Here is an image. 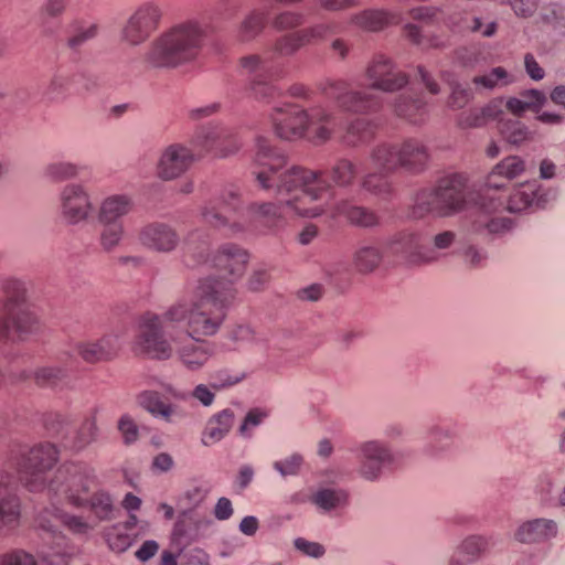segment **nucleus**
Listing matches in <instances>:
<instances>
[{
	"label": "nucleus",
	"instance_id": "1",
	"mask_svg": "<svg viewBox=\"0 0 565 565\" xmlns=\"http://www.w3.org/2000/svg\"><path fill=\"white\" fill-rule=\"evenodd\" d=\"M288 158L269 138H255L252 175L257 185L276 195L275 202H253L246 209L248 222L256 227L278 230L288 217H319L326 211L327 186H312L319 173L302 166L287 168Z\"/></svg>",
	"mask_w": 565,
	"mask_h": 565
},
{
	"label": "nucleus",
	"instance_id": "2",
	"mask_svg": "<svg viewBox=\"0 0 565 565\" xmlns=\"http://www.w3.org/2000/svg\"><path fill=\"white\" fill-rule=\"evenodd\" d=\"M236 296L230 284L214 279H200L194 299H180L161 315L147 311L139 317L135 351L149 359L166 361L173 356L164 326L184 324V335L192 340H204L215 335L225 320V309Z\"/></svg>",
	"mask_w": 565,
	"mask_h": 565
},
{
	"label": "nucleus",
	"instance_id": "3",
	"mask_svg": "<svg viewBox=\"0 0 565 565\" xmlns=\"http://www.w3.org/2000/svg\"><path fill=\"white\" fill-rule=\"evenodd\" d=\"M365 78L370 82L369 89H352L344 79L327 78L318 88L328 98L334 100L340 109L353 114H371L382 107V98L371 89L393 93L408 84V75L399 71L394 62L377 54L365 68Z\"/></svg>",
	"mask_w": 565,
	"mask_h": 565
},
{
	"label": "nucleus",
	"instance_id": "4",
	"mask_svg": "<svg viewBox=\"0 0 565 565\" xmlns=\"http://www.w3.org/2000/svg\"><path fill=\"white\" fill-rule=\"evenodd\" d=\"M207 38V26L191 18L177 22L154 38L142 60L152 70H174L193 63L201 54Z\"/></svg>",
	"mask_w": 565,
	"mask_h": 565
},
{
	"label": "nucleus",
	"instance_id": "5",
	"mask_svg": "<svg viewBox=\"0 0 565 565\" xmlns=\"http://www.w3.org/2000/svg\"><path fill=\"white\" fill-rule=\"evenodd\" d=\"M268 119L275 136L287 141L308 139L323 145L332 139L337 128L335 114L323 104L284 102L271 108Z\"/></svg>",
	"mask_w": 565,
	"mask_h": 565
},
{
	"label": "nucleus",
	"instance_id": "6",
	"mask_svg": "<svg viewBox=\"0 0 565 565\" xmlns=\"http://www.w3.org/2000/svg\"><path fill=\"white\" fill-rule=\"evenodd\" d=\"M97 486L94 467L84 461H65L58 466V473L50 489L57 494V501H65L75 508L88 507L98 521H109L115 512L114 500L106 490H97L89 495Z\"/></svg>",
	"mask_w": 565,
	"mask_h": 565
},
{
	"label": "nucleus",
	"instance_id": "7",
	"mask_svg": "<svg viewBox=\"0 0 565 565\" xmlns=\"http://www.w3.org/2000/svg\"><path fill=\"white\" fill-rule=\"evenodd\" d=\"M545 200L536 183H525L505 196L483 193L481 209L471 221L470 233L480 236L500 235L512 228V220L500 216L502 211L522 212L530 207H544Z\"/></svg>",
	"mask_w": 565,
	"mask_h": 565
},
{
	"label": "nucleus",
	"instance_id": "8",
	"mask_svg": "<svg viewBox=\"0 0 565 565\" xmlns=\"http://www.w3.org/2000/svg\"><path fill=\"white\" fill-rule=\"evenodd\" d=\"M0 342H24L40 330L36 315L25 303V286L20 279L0 281Z\"/></svg>",
	"mask_w": 565,
	"mask_h": 565
},
{
	"label": "nucleus",
	"instance_id": "9",
	"mask_svg": "<svg viewBox=\"0 0 565 565\" xmlns=\"http://www.w3.org/2000/svg\"><path fill=\"white\" fill-rule=\"evenodd\" d=\"M60 450L52 443H38L23 446L18 452H11L10 462L15 468L24 488L34 493L46 491L50 500H57V494L51 491V484L56 479L58 468L51 478L47 473L56 466Z\"/></svg>",
	"mask_w": 565,
	"mask_h": 565
},
{
	"label": "nucleus",
	"instance_id": "10",
	"mask_svg": "<svg viewBox=\"0 0 565 565\" xmlns=\"http://www.w3.org/2000/svg\"><path fill=\"white\" fill-rule=\"evenodd\" d=\"M51 507L42 509L36 515V524L42 530L54 534L56 550L44 555L45 565H67L66 537L61 533L56 534L60 526L64 525L74 534H86L94 529L83 516L64 512L56 504L63 501L50 500Z\"/></svg>",
	"mask_w": 565,
	"mask_h": 565
},
{
	"label": "nucleus",
	"instance_id": "11",
	"mask_svg": "<svg viewBox=\"0 0 565 565\" xmlns=\"http://www.w3.org/2000/svg\"><path fill=\"white\" fill-rule=\"evenodd\" d=\"M242 207V198L237 186L228 185L200 207V220L204 224L222 230L226 234H236L245 228L237 213Z\"/></svg>",
	"mask_w": 565,
	"mask_h": 565
},
{
	"label": "nucleus",
	"instance_id": "12",
	"mask_svg": "<svg viewBox=\"0 0 565 565\" xmlns=\"http://www.w3.org/2000/svg\"><path fill=\"white\" fill-rule=\"evenodd\" d=\"M191 239L192 236L186 243V252L195 262L198 264H207L226 277L225 280L215 277H206L205 279H214L230 284L234 288V282L238 280L246 270L249 260L247 250L235 244H224L211 255L207 253V246L194 247Z\"/></svg>",
	"mask_w": 565,
	"mask_h": 565
},
{
	"label": "nucleus",
	"instance_id": "13",
	"mask_svg": "<svg viewBox=\"0 0 565 565\" xmlns=\"http://www.w3.org/2000/svg\"><path fill=\"white\" fill-rule=\"evenodd\" d=\"M190 143L199 156L211 153L217 158L233 156L243 146L239 132L220 122L199 126L190 137Z\"/></svg>",
	"mask_w": 565,
	"mask_h": 565
},
{
	"label": "nucleus",
	"instance_id": "14",
	"mask_svg": "<svg viewBox=\"0 0 565 565\" xmlns=\"http://www.w3.org/2000/svg\"><path fill=\"white\" fill-rule=\"evenodd\" d=\"M162 6L157 1H145L137 6L126 19L119 33L121 43L137 47L148 42L163 20Z\"/></svg>",
	"mask_w": 565,
	"mask_h": 565
},
{
	"label": "nucleus",
	"instance_id": "15",
	"mask_svg": "<svg viewBox=\"0 0 565 565\" xmlns=\"http://www.w3.org/2000/svg\"><path fill=\"white\" fill-rule=\"evenodd\" d=\"M57 210L66 224L78 225L92 217L95 206L90 193L84 184L70 182L58 191Z\"/></svg>",
	"mask_w": 565,
	"mask_h": 565
},
{
	"label": "nucleus",
	"instance_id": "16",
	"mask_svg": "<svg viewBox=\"0 0 565 565\" xmlns=\"http://www.w3.org/2000/svg\"><path fill=\"white\" fill-rule=\"evenodd\" d=\"M391 254L402 258L409 265H431L434 254L427 250V235L423 231L403 230L387 241Z\"/></svg>",
	"mask_w": 565,
	"mask_h": 565
},
{
	"label": "nucleus",
	"instance_id": "17",
	"mask_svg": "<svg viewBox=\"0 0 565 565\" xmlns=\"http://www.w3.org/2000/svg\"><path fill=\"white\" fill-rule=\"evenodd\" d=\"M358 473L367 481H376L383 470L395 463V456L390 446L377 439L366 440L358 446Z\"/></svg>",
	"mask_w": 565,
	"mask_h": 565
},
{
	"label": "nucleus",
	"instance_id": "18",
	"mask_svg": "<svg viewBox=\"0 0 565 565\" xmlns=\"http://www.w3.org/2000/svg\"><path fill=\"white\" fill-rule=\"evenodd\" d=\"M22 503L17 492L15 477L0 469V537L14 532L21 523Z\"/></svg>",
	"mask_w": 565,
	"mask_h": 565
},
{
	"label": "nucleus",
	"instance_id": "19",
	"mask_svg": "<svg viewBox=\"0 0 565 565\" xmlns=\"http://www.w3.org/2000/svg\"><path fill=\"white\" fill-rule=\"evenodd\" d=\"M319 186L328 188L323 198L326 211H323L321 215H329L332 218L343 216L350 224L365 228L377 226L380 224V216L375 211L365 206L356 205L349 199L337 200L335 192L329 183H321Z\"/></svg>",
	"mask_w": 565,
	"mask_h": 565
},
{
	"label": "nucleus",
	"instance_id": "20",
	"mask_svg": "<svg viewBox=\"0 0 565 565\" xmlns=\"http://www.w3.org/2000/svg\"><path fill=\"white\" fill-rule=\"evenodd\" d=\"M189 145L191 143L189 142ZM202 157L192 146L172 143L162 151L158 160V177L166 181L174 180L185 173L195 160Z\"/></svg>",
	"mask_w": 565,
	"mask_h": 565
},
{
	"label": "nucleus",
	"instance_id": "21",
	"mask_svg": "<svg viewBox=\"0 0 565 565\" xmlns=\"http://www.w3.org/2000/svg\"><path fill=\"white\" fill-rule=\"evenodd\" d=\"M180 364L191 372L202 370L214 354L213 344L205 340H192L171 334L168 338Z\"/></svg>",
	"mask_w": 565,
	"mask_h": 565
},
{
	"label": "nucleus",
	"instance_id": "22",
	"mask_svg": "<svg viewBox=\"0 0 565 565\" xmlns=\"http://www.w3.org/2000/svg\"><path fill=\"white\" fill-rule=\"evenodd\" d=\"M138 241L148 250L169 254L175 250L180 244L178 231L166 222H150L138 232Z\"/></svg>",
	"mask_w": 565,
	"mask_h": 565
},
{
	"label": "nucleus",
	"instance_id": "23",
	"mask_svg": "<svg viewBox=\"0 0 565 565\" xmlns=\"http://www.w3.org/2000/svg\"><path fill=\"white\" fill-rule=\"evenodd\" d=\"M441 216H449L463 209L468 200V182L463 174L455 173L438 181L435 186Z\"/></svg>",
	"mask_w": 565,
	"mask_h": 565
},
{
	"label": "nucleus",
	"instance_id": "24",
	"mask_svg": "<svg viewBox=\"0 0 565 565\" xmlns=\"http://www.w3.org/2000/svg\"><path fill=\"white\" fill-rule=\"evenodd\" d=\"M311 171L320 174L319 180L312 182V186L329 183L334 192L335 188L348 189L354 185L360 173L358 163L345 157L334 159L324 170Z\"/></svg>",
	"mask_w": 565,
	"mask_h": 565
},
{
	"label": "nucleus",
	"instance_id": "25",
	"mask_svg": "<svg viewBox=\"0 0 565 565\" xmlns=\"http://www.w3.org/2000/svg\"><path fill=\"white\" fill-rule=\"evenodd\" d=\"M75 350L86 363L107 362L113 360L119 350L118 337L107 333L98 339L82 340L75 344Z\"/></svg>",
	"mask_w": 565,
	"mask_h": 565
},
{
	"label": "nucleus",
	"instance_id": "26",
	"mask_svg": "<svg viewBox=\"0 0 565 565\" xmlns=\"http://www.w3.org/2000/svg\"><path fill=\"white\" fill-rule=\"evenodd\" d=\"M239 65L252 76L250 79H281L285 76L284 65L270 51L243 56Z\"/></svg>",
	"mask_w": 565,
	"mask_h": 565
},
{
	"label": "nucleus",
	"instance_id": "27",
	"mask_svg": "<svg viewBox=\"0 0 565 565\" xmlns=\"http://www.w3.org/2000/svg\"><path fill=\"white\" fill-rule=\"evenodd\" d=\"M558 534L556 521L536 518L521 523L514 532V539L523 544L547 543Z\"/></svg>",
	"mask_w": 565,
	"mask_h": 565
},
{
	"label": "nucleus",
	"instance_id": "28",
	"mask_svg": "<svg viewBox=\"0 0 565 565\" xmlns=\"http://www.w3.org/2000/svg\"><path fill=\"white\" fill-rule=\"evenodd\" d=\"M398 143L399 169L418 174L425 171L429 162V149L417 138H406Z\"/></svg>",
	"mask_w": 565,
	"mask_h": 565
},
{
	"label": "nucleus",
	"instance_id": "29",
	"mask_svg": "<svg viewBox=\"0 0 565 565\" xmlns=\"http://www.w3.org/2000/svg\"><path fill=\"white\" fill-rule=\"evenodd\" d=\"M525 171V162L518 156H509L497 163L487 178V188L484 193L493 194L505 184L523 174Z\"/></svg>",
	"mask_w": 565,
	"mask_h": 565
},
{
	"label": "nucleus",
	"instance_id": "30",
	"mask_svg": "<svg viewBox=\"0 0 565 565\" xmlns=\"http://www.w3.org/2000/svg\"><path fill=\"white\" fill-rule=\"evenodd\" d=\"M350 21L362 30L376 32L401 23L402 13L397 10L366 9L353 14Z\"/></svg>",
	"mask_w": 565,
	"mask_h": 565
},
{
	"label": "nucleus",
	"instance_id": "31",
	"mask_svg": "<svg viewBox=\"0 0 565 565\" xmlns=\"http://www.w3.org/2000/svg\"><path fill=\"white\" fill-rule=\"evenodd\" d=\"M134 200L124 193L110 194L102 200L97 209L99 223H124V217L134 210Z\"/></svg>",
	"mask_w": 565,
	"mask_h": 565
},
{
	"label": "nucleus",
	"instance_id": "32",
	"mask_svg": "<svg viewBox=\"0 0 565 565\" xmlns=\"http://www.w3.org/2000/svg\"><path fill=\"white\" fill-rule=\"evenodd\" d=\"M139 403L153 417L167 423H175L184 416L182 409L178 405L164 402L160 393L157 391L142 392L139 395Z\"/></svg>",
	"mask_w": 565,
	"mask_h": 565
},
{
	"label": "nucleus",
	"instance_id": "33",
	"mask_svg": "<svg viewBox=\"0 0 565 565\" xmlns=\"http://www.w3.org/2000/svg\"><path fill=\"white\" fill-rule=\"evenodd\" d=\"M392 108L396 117L414 125L424 122L427 116V103L420 96L401 94L394 99Z\"/></svg>",
	"mask_w": 565,
	"mask_h": 565
},
{
	"label": "nucleus",
	"instance_id": "34",
	"mask_svg": "<svg viewBox=\"0 0 565 565\" xmlns=\"http://www.w3.org/2000/svg\"><path fill=\"white\" fill-rule=\"evenodd\" d=\"M375 124L364 117H356L348 122L341 136V140L349 147H359L374 138Z\"/></svg>",
	"mask_w": 565,
	"mask_h": 565
},
{
	"label": "nucleus",
	"instance_id": "35",
	"mask_svg": "<svg viewBox=\"0 0 565 565\" xmlns=\"http://www.w3.org/2000/svg\"><path fill=\"white\" fill-rule=\"evenodd\" d=\"M371 167L384 172H395L399 169L398 143L381 142L370 152Z\"/></svg>",
	"mask_w": 565,
	"mask_h": 565
},
{
	"label": "nucleus",
	"instance_id": "36",
	"mask_svg": "<svg viewBox=\"0 0 565 565\" xmlns=\"http://www.w3.org/2000/svg\"><path fill=\"white\" fill-rule=\"evenodd\" d=\"M234 422L233 411L226 408L213 415L206 423L202 443L206 446L222 440L231 430Z\"/></svg>",
	"mask_w": 565,
	"mask_h": 565
},
{
	"label": "nucleus",
	"instance_id": "37",
	"mask_svg": "<svg viewBox=\"0 0 565 565\" xmlns=\"http://www.w3.org/2000/svg\"><path fill=\"white\" fill-rule=\"evenodd\" d=\"M409 214L415 220L424 218L430 214L441 216V206L435 188L422 189L414 195Z\"/></svg>",
	"mask_w": 565,
	"mask_h": 565
},
{
	"label": "nucleus",
	"instance_id": "38",
	"mask_svg": "<svg viewBox=\"0 0 565 565\" xmlns=\"http://www.w3.org/2000/svg\"><path fill=\"white\" fill-rule=\"evenodd\" d=\"M310 501L318 509L329 512L344 508L349 502V493L343 489L320 488L311 494Z\"/></svg>",
	"mask_w": 565,
	"mask_h": 565
},
{
	"label": "nucleus",
	"instance_id": "39",
	"mask_svg": "<svg viewBox=\"0 0 565 565\" xmlns=\"http://www.w3.org/2000/svg\"><path fill=\"white\" fill-rule=\"evenodd\" d=\"M82 77L78 72L58 68L47 86V94L54 99H64Z\"/></svg>",
	"mask_w": 565,
	"mask_h": 565
},
{
	"label": "nucleus",
	"instance_id": "40",
	"mask_svg": "<svg viewBox=\"0 0 565 565\" xmlns=\"http://www.w3.org/2000/svg\"><path fill=\"white\" fill-rule=\"evenodd\" d=\"M391 172L373 169V171L362 177L361 186L371 194L382 198L390 196L393 193V184L388 178Z\"/></svg>",
	"mask_w": 565,
	"mask_h": 565
},
{
	"label": "nucleus",
	"instance_id": "41",
	"mask_svg": "<svg viewBox=\"0 0 565 565\" xmlns=\"http://www.w3.org/2000/svg\"><path fill=\"white\" fill-rule=\"evenodd\" d=\"M267 23V12L264 10H253L242 21L237 38L241 42H249L258 36Z\"/></svg>",
	"mask_w": 565,
	"mask_h": 565
},
{
	"label": "nucleus",
	"instance_id": "42",
	"mask_svg": "<svg viewBox=\"0 0 565 565\" xmlns=\"http://www.w3.org/2000/svg\"><path fill=\"white\" fill-rule=\"evenodd\" d=\"M425 452L430 457H437L448 451L454 445V435L450 429L440 426L430 428Z\"/></svg>",
	"mask_w": 565,
	"mask_h": 565
},
{
	"label": "nucleus",
	"instance_id": "43",
	"mask_svg": "<svg viewBox=\"0 0 565 565\" xmlns=\"http://www.w3.org/2000/svg\"><path fill=\"white\" fill-rule=\"evenodd\" d=\"M383 259V253L377 246H362L353 256V265L359 273L370 274L374 271Z\"/></svg>",
	"mask_w": 565,
	"mask_h": 565
},
{
	"label": "nucleus",
	"instance_id": "44",
	"mask_svg": "<svg viewBox=\"0 0 565 565\" xmlns=\"http://www.w3.org/2000/svg\"><path fill=\"white\" fill-rule=\"evenodd\" d=\"M302 35L301 30H299L277 38L270 52L276 58L294 55L298 50L307 45Z\"/></svg>",
	"mask_w": 565,
	"mask_h": 565
},
{
	"label": "nucleus",
	"instance_id": "45",
	"mask_svg": "<svg viewBox=\"0 0 565 565\" xmlns=\"http://www.w3.org/2000/svg\"><path fill=\"white\" fill-rule=\"evenodd\" d=\"M79 167L71 161H53L43 169V175L52 182H63L78 177Z\"/></svg>",
	"mask_w": 565,
	"mask_h": 565
},
{
	"label": "nucleus",
	"instance_id": "46",
	"mask_svg": "<svg viewBox=\"0 0 565 565\" xmlns=\"http://www.w3.org/2000/svg\"><path fill=\"white\" fill-rule=\"evenodd\" d=\"M67 377V371L61 366L47 365L35 370L34 381L39 386L57 388Z\"/></svg>",
	"mask_w": 565,
	"mask_h": 565
},
{
	"label": "nucleus",
	"instance_id": "47",
	"mask_svg": "<svg viewBox=\"0 0 565 565\" xmlns=\"http://www.w3.org/2000/svg\"><path fill=\"white\" fill-rule=\"evenodd\" d=\"M499 131L511 145H520L531 138V131L525 124L516 119L501 120Z\"/></svg>",
	"mask_w": 565,
	"mask_h": 565
},
{
	"label": "nucleus",
	"instance_id": "48",
	"mask_svg": "<svg viewBox=\"0 0 565 565\" xmlns=\"http://www.w3.org/2000/svg\"><path fill=\"white\" fill-rule=\"evenodd\" d=\"M102 230L99 233V245L106 252L114 250L125 237L124 223H99Z\"/></svg>",
	"mask_w": 565,
	"mask_h": 565
},
{
	"label": "nucleus",
	"instance_id": "49",
	"mask_svg": "<svg viewBox=\"0 0 565 565\" xmlns=\"http://www.w3.org/2000/svg\"><path fill=\"white\" fill-rule=\"evenodd\" d=\"M209 488L204 484H194L189 487L179 497L178 505L183 511H192L200 507L209 494Z\"/></svg>",
	"mask_w": 565,
	"mask_h": 565
},
{
	"label": "nucleus",
	"instance_id": "50",
	"mask_svg": "<svg viewBox=\"0 0 565 565\" xmlns=\"http://www.w3.org/2000/svg\"><path fill=\"white\" fill-rule=\"evenodd\" d=\"M495 106L488 105L481 109H471L467 114H462L459 118V126L461 128H477L484 126L488 120L497 116Z\"/></svg>",
	"mask_w": 565,
	"mask_h": 565
},
{
	"label": "nucleus",
	"instance_id": "51",
	"mask_svg": "<svg viewBox=\"0 0 565 565\" xmlns=\"http://www.w3.org/2000/svg\"><path fill=\"white\" fill-rule=\"evenodd\" d=\"M99 411H100V408L96 406V407L90 408L87 412V414L82 423V426L78 430V436H77V438H78L77 447L78 448H83L96 439L97 433H98L97 417H98Z\"/></svg>",
	"mask_w": 565,
	"mask_h": 565
},
{
	"label": "nucleus",
	"instance_id": "52",
	"mask_svg": "<svg viewBox=\"0 0 565 565\" xmlns=\"http://www.w3.org/2000/svg\"><path fill=\"white\" fill-rule=\"evenodd\" d=\"M513 75L501 66L492 68L488 74L476 76L473 78V83L476 85H481L488 89L509 85L513 83Z\"/></svg>",
	"mask_w": 565,
	"mask_h": 565
},
{
	"label": "nucleus",
	"instance_id": "53",
	"mask_svg": "<svg viewBox=\"0 0 565 565\" xmlns=\"http://www.w3.org/2000/svg\"><path fill=\"white\" fill-rule=\"evenodd\" d=\"M278 79H250L249 89L252 95L262 102L269 103L271 99L280 95L279 87L275 84Z\"/></svg>",
	"mask_w": 565,
	"mask_h": 565
},
{
	"label": "nucleus",
	"instance_id": "54",
	"mask_svg": "<svg viewBox=\"0 0 565 565\" xmlns=\"http://www.w3.org/2000/svg\"><path fill=\"white\" fill-rule=\"evenodd\" d=\"M488 545L489 542L484 536L470 535L462 540L457 547L475 564L487 551Z\"/></svg>",
	"mask_w": 565,
	"mask_h": 565
},
{
	"label": "nucleus",
	"instance_id": "55",
	"mask_svg": "<svg viewBox=\"0 0 565 565\" xmlns=\"http://www.w3.org/2000/svg\"><path fill=\"white\" fill-rule=\"evenodd\" d=\"M247 377V373L242 370L222 369L213 375L212 387L215 391L230 388L243 382Z\"/></svg>",
	"mask_w": 565,
	"mask_h": 565
},
{
	"label": "nucleus",
	"instance_id": "56",
	"mask_svg": "<svg viewBox=\"0 0 565 565\" xmlns=\"http://www.w3.org/2000/svg\"><path fill=\"white\" fill-rule=\"evenodd\" d=\"M455 241L456 234L452 231H444L436 234L431 238V245L427 239V250H431L434 254V259H431V264L438 263L443 257H445V250L450 248Z\"/></svg>",
	"mask_w": 565,
	"mask_h": 565
},
{
	"label": "nucleus",
	"instance_id": "57",
	"mask_svg": "<svg viewBox=\"0 0 565 565\" xmlns=\"http://www.w3.org/2000/svg\"><path fill=\"white\" fill-rule=\"evenodd\" d=\"M403 30L408 41L423 47L440 49L447 44V41L441 38H431L429 40H425L422 29L413 23H407Z\"/></svg>",
	"mask_w": 565,
	"mask_h": 565
},
{
	"label": "nucleus",
	"instance_id": "58",
	"mask_svg": "<svg viewBox=\"0 0 565 565\" xmlns=\"http://www.w3.org/2000/svg\"><path fill=\"white\" fill-rule=\"evenodd\" d=\"M409 17L427 25H434L440 22L443 10L433 6H419L408 11Z\"/></svg>",
	"mask_w": 565,
	"mask_h": 565
},
{
	"label": "nucleus",
	"instance_id": "59",
	"mask_svg": "<svg viewBox=\"0 0 565 565\" xmlns=\"http://www.w3.org/2000/svg\"><path fill=\"white\" fill-rule=\"evenodd\" d=\"M0 565H40L30 552L22 548H13L0 554Z\"/></svg>",
	"mask_w": 565,
	"mask_h": 565
},
{
	"label": "nucleus",
	"instance_id": "60",
	"mask_svg": "<svg viewBox=\"0 0 565 565\" xmlns=\"http://www.w3.org/2000/svg\"><path fill=\"white\" fill-rule=\"evenodd\" d=\"M227 339L237 345L257 343L259 341L256 331L248 324H236L227 332Z\"/></svg>",
	"mask_w": 565,
	"mask_h": 565
},
{
	"label": "nucleus",
	"instance_id": "61",
	"mask_svg": "<svg viewBox=\"0 0 565 565\" xmlns=\"http://www.w3.org/2000/svg\"><path fill=\"white\" fill-rule=\"evenodd\" d=\"M303 465V457L300 454H292L282 460L273 463L274 469L282 477L296 476Z\"/></svg>",
	"mask_w": 565,
	"mask_h": 565
},
{
	"label": "nucleus",
	"instance_id": "62",
	"mask_svg": "<svg viewBox=\"0 0 565 565\" xmlns=\"http://www.w3.org/2000/svg\"><path fill=\"white\" fill-rule=\"evenodd\" d=\"M455 58L463 67H475L483 60L478 46L459 47L455 52Z\"/></svg>",
	"mask_w": 565,
	"mask_h": 565
},
{
	"label": "nucleus",
	"instance_id": "63",
	"mask_svg": "<svg viewBox=\"0 0 565 565\" xmlns=\"http://www.w3.org/2000/svg\"><path fill=\"white\" fill-rule=\"evenodd\" d=\"M463 263L470 268L482 267L487 260V252L475 245H467L460 250Z\"/></svg>",
	"mask_w": 565,
	"mask_h": 565
},
{
	"label": "nucleus",
	"instance_id": "64",
	"mask_svg": "<svg viewBox=\"0 0 565 565\" xmlns=\"http://www.w3.org/2000/svg\"><path fill=\"white\" fill-rule=\"evenodd\" d=\"M106 540L109 547L117 553L126 551L132 542L130 535L127 532H121L117 526L107 532Z\"/></svg>",
	"mask_w": 565,
	"mask_h": 565
}]
</instances>
